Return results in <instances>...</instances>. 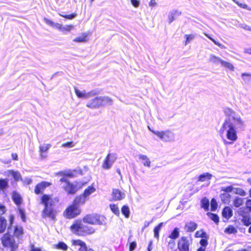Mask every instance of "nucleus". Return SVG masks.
Wrapping results in <instances>:
<instances>
[{"mask_svg": "<svg viewBox=\"0 0 251 251\" xmlns=\"http://www.w3.org/2000/svg\"><path fill=\"white\" fill-rule=\"evenodd\" d=\"M81 209L80 206L71 203L69 204L63 212V216L67 219H73L80 215Z\"/></svg>", "mask_w": 251, "mask_h": 251, "instance_id": "0eeeda50", "label": "nucleus"}, {"mask_svg": "<svg viewBox=\"0 0 251 251\" xmlns=\"http://www.w3.org/2000/svg\"><path fill=\"white\" fill-rule=\"evenodd\" d=\"M1 243L3 247L9 248L10 251H15L18 248L13 237L8 233H5L1 238Z\"/></svg>", "mask_w": 251, "mask_h": 251, "instance_id": "6e6552de", "label": "nucleus"}, {"mask_svg": "<svg viewBox=\"0 0 251 251\" xmlns=\"http://www.w3.org/2000/svg\"><path fill=\"white\" fill-rule=\"evenodd\" d=\"M148 127L152 133L156 135L161 140L165 142H170L174 140V134L171 130H166L165 131H158L151 129L149 126H148Z\"/></svg>", "mask_w": 251, "mask_h": 251, "instance_id": "1a4fd4ad", "label": "nucleus"}, {"mask_svg": "<svg viewBox=\"0 0 251 251\" xmlns=\"http://www.w3.org/2000/svg\"><path fill=\"white\" fill-rule=\"evenodd\" d=\"M53 248L54 249L63 251H67L68 249V246L62 241H60L57 244L54 245Z\"/></svg>", "mask_w": 251, "mask_h": 251, "instance_id": "5701e85b", "label": "nucleus"}, {"mask_svg": "<svg viewBox=\"0 0 251 251\" xmlns=\"http://www.w3.org/2000/svg\"><path fill=\"white\" fill-rule=\"evenodd\" d=\"M191 241L186 236H182L177 241V248L178 251H190Z\"/></svg>", "mask_w": 251, "mask_h": 251, "instance_id": "9d476101", "label": "nucleus"}, {"mask_svg": "<svg viewBox=\"0 0 251 251\" xmlns=\"http://www.w3.org/2000/svg\"><path fill=\"white\" fill-rule=\"evenodd\" d=\"M246 206L247 209H248L250 212H251V200L249 199L247 200Z\"/></svg>", "mask_w": 251, "mask_h": 251, "instance_id": "bf43d9fd", "label": "nucleus"}, {"mask_svg": "<svg viewBox=\"0 0 251 251\" xmlns=\"http://www.w3.org/2000/svg\"><path fill=\"white\" fill-rule=\"evenodd\" d=\"M51 183L48 181H43L37 183L34 188V192L36 195L43 194L45 189L51 185Z\"/></svg>", "mask_w": 251, "mask_h": 251, "instance_id": "9b49d317", "label": "nucleus"}, {"mask_svg": "<svg viewBox=\"0 0 251 251\" xmlns=\"http://www.w3.org/2000/svg\"><path fill=\"white\" fill-rule=\"evenodd\" d=\"M139 158L140 159L144 161L143 164L145 166H147L148 167L151 166V161L149 158L146 155L140 154L139 156Z\"/></svg>", "mask_w": 251, "mask_h": 251, "instance_id": "c756f323", "label": "nucleus"}, {"mask_svg": "<svg viewBox=\"0 0 251 251\" xmlns=\"http://www.w3.org/2000/svg\"><path fill=\"white\" fill-rule=\"evenodd\" d=\"M79 251H88L87 247L85 242L83 243V245L80 246Z\"/></svg>", "mask_w": 251, "mask_h": 251, "instance_id": "680f3d73", "label": "nucleus"}, {"mask_svg": "<svg viewBox=\"0 0 251 251\" xmlns=\"http://www.w3.org/2000/svg\"><path fill=\"white\" fill-rule=\"evenodd\" d=\"M221 64L222 65V66L225 67L227 69H228L231 71H233L234 70V67L233 65L229 62L222 60Z\"/></svg>", "mask_w": 251, "mask_h": 251, "instance_id": "e433bc0d", "label": "nucleus"}, {"mask_svg": "<svg viewBox=\"0 0 251 251\" xmlns=\"http://www.w3.org/2000/svg\"><path fill=\"white\" fill-rule=\"evenodd\" d=\"M112 100L108 97H96L87 102L86 107L91 109H97L110 104Z\"/></svg>", "mask_w": 251, "mask_h": 251, "instance_id": "39448f33", "label": "nucleus"}, {"mask_svg": "<svg viewBox=\"0 0 251 251\" xmlns=\"http://www.w3.org/2000/svg\"><path fill=\"white\" fill-rule=\"evenodd\" d=\"M234 3L238 5L240 7L247 9L249 11H251V8L248 6V5L245 3H242L240 2L237 0H232Z\"/></svg>", "mask_w": 251, "mask_h": 251, "instance_id": "ea45409f", "label": "nucleus"}, {"mask_svg": "<svg viewBox=\"0 0 251 251\" xmlns=\"http://www.w3.org/2000/svg\"><path fill=\"white\" fill-rule=\"evenodd\" d=\"M222 59L220 58L215 56V55L211 54L209 57V61L213 63H221Z\"/></svg>", "mask_w": 251, "mask_h": 251, "instance_id": "4c0bfd02", "label": "nucleus"}, {"mask_svg": "<svg viewBox=\"0 0 251 251\" xmlns=\"http://www.w3.org/2000/svg\"><path fill=\"white\" fill-rule=\"evenodd\" d=\"M30 251H41V250L39 248H35L33 245H31L30 246Z\"/></svg>", "mask_w": 251, "mask_h": 251, "instance_id": "69168bd1", "label": "nucleus"}, {"mask_svg": "<svg viewBox=\"0 0 251 251\" xmlns=\"http://www.w3.org/2000/svg\"><path fill=\"white\" fill-rule=\"evenodd\" d=\"M206 215L212 221L215 222L217 225L218 224L219 222V217L217 214L211 212H207L206 213Z\"/></svg>", "mask_w": 251, "mask_h": 251, "instance_id": "c85d7f7f", "label": "nucleus"}, {"mask_svg": "<svg viewBox=\"0 0 251 251\" xmlns=\"http://www.w3.org/2000/svg\"><path fill=\"white\" fill-rule=\"evenodd\" d=\"M220 197L223 203H228L230 201L231 196L227 193H222L220 195Z\"/></svg>", "mask_w": 251, "mask_h": 251, "instance_id": "2f4dec72", "label": "nucleus"}, {"mask_svg": "<svg viewBox=\"0 0 251 251\" xmlns=\"http://www.w3.org/2000/svg\"><path fill=\"white\" fill-rule=\"evenodd\" d=\"M40 203L44 206L42 212V217L49 218L51 220H55L57 212L54 207L58 202V199L53 198L52 195L44 194L40 197Z\"/></svg>", "mask_w": 251, "mask_h": 251, "instance_id": "f03ea898", "label": "nucleus"}, {"mask_svg": "<svg viewBox=\"0 0 251 251\" xmlns=\"http://www.w3.org/2000/svg\"><path fill=\"white\" fill-rule=\"evenodd\" d=\"M8 173L13 177L16 181H18L22 180V176L18 172L11 170H9Z\"/></svg>", "mask_w": 251, "mask_h": 251, "instance_id": "bb28decb", "label": "nucleus"}, {"mask_svg": "<svg viewBox=\"0 0 251 251\" xmlns=\"http://www.w3.org/2000/svg\"><path fill=\"white\" fill-rule=\"evenodd\" d=\"M164 223L161 222L157 226H156L155 227H154L153 229V232L154 234V237L158 239L159 237V231L161 228V227L163 226Z\"/></svg>", "mask_w": 251, "mask_h": 251, "instance_id": "473e14b6", "label": "nucleus"}, {"mask_svg": "<svg viewBox=\"0 0 251 251\" xmlns=\"http://www.w3.org/2000/svg\"><path fill=\"white\" fill-rule=\"evenodd\" d=\"M243 199L239 197H236L233 201V206L237 208L239 207L243 204Z\"/></svg>", "mask_w": 251, "mask_h": 251, "instance_id": "f704fd0d", "label": "nucleus"}, {"mask_svg": "<svg viewBox=\"0 0 251 251\" xmlns=\"http://www.w3.org/2000/svg\"><path fill=\"white\" fill-rule=\"evenodd\" d=\"M200 243L201 246V247H204V248H205V247L208 245V242H207V239H204V238L201 239L200 240Z\"/></svg>", "mask_w": 251, "mask_h": 251, "instance_id": "4d7b16f0", "label": "nucleus"}, {"mask_svg": "<svg viewBox=\"0 0 251 251\" xmlns=\"http://www.w3.org/2000/svg\"><path fill=\"white\" fill-rule=\"evenodd\" d=\"M136 243L135 241L131 242L129 244V251H133L136 247Z\"/></svg>", "mask_w": 251, "mask_h": 251, "instance_id": "6e6d98bb", "label": "nucleus"}, {"mask_svg": "<svg viewBox=\"0 0 251 251\" xmlns=\"http://www.w3.org/2000/svg\"><path fill=\"white\" fill-rule=\"evenodd\" d=\"M23 233V229L22 227L16 226L14 228V234L15 236L19 237Z\"/></svg>", "mask_w": 251, "mask_h": 251, "instance_id": "a19ab883", "label": "nucleus"}, {"mask_svg": "<svg viewBox=\"0 0 251 251\" xmlns=\"http://www.w3.org/2000/svg\"><path fill=\"white\" fill-rule=\"evenodd\" d=\"M59 181L62 183H64V184L62 186L63 190L67 195H72L76 194L79 190L86 184V182H81L76 181L72 183L65 177L61 178Z\"/></svg>", "mask_w": 251, "mask_h": 251, "instance_id": "20e7f679", "label": "nucleus"}, {"mask_svg": "<svg viewBox=\"0 0 251 251\" xmlns=\"http://www.w3.org/2000/svg\"><path fill=\"white\" fill-rule=\"evenodd\" d=\"M206 36L210 40H211L216 45L218 46L219 47H220L221 49H226V47L223 45L222 44H220L219 42L216 41L215 39L211 37L210 36L206 35Z\"/></svg>", "mask_w": 251, "mask_h": 251, "instance_id": "de8ad7c7", "label": "nucleus"}, {"mask_svg": "<svg viewBox=\"0 0 251 251\" xmlns=\"http://www.w3.org/2000/svg\"><path fill=\"white\" fill-rule=\"evenodd\" d=\"M11 157L13 160L17 161L18 160V156L16 153H12Z\"/></svg>", "mask_w": 251, "mask_h": 251, "instance_id": "338daca9", "label": "nucleus"}, {"mask_svg": "<svg viewBox=\"0 0 251 251\" xmlns=\"http://www.w3.org/2000/svg\"><path fill=\"white\" fill-rule=\"evenodd\" d=\"M7 226V221L3 217L0 216V234L3 233Z\"/></svg>", "mask_w": 251, "mask_h": 251, "instance_id": "4be33fe9", "label": "nucleus"}, {"mask_svg": "<svg viewBox=\"0 0 251 251\" xmlns=\"http://www.w3.org/2000/svg\"><path fill=\"white\" fill-rule=\"evenodd\" d=\"M44 21L48 25L51 26L52 27L54 26L55 23L52 22L51 20L48 19L47 18H44Z\"/></svg>", "mask_w": 251, "mask_h": 251, "instance_id": "13d9d810", "label": "nucleus"}, {"mask_svg": "<svg viewBox=\"0 0 251 251\" xmlns=\"http://www.w3.org/2000/svg\"><path fill=\"white\" fill-rule=\"evenodd\" d=\"M0 211H1V214H4L6 211V208L4 205L0 203Z\"/></svg>", "mask_w": 251, "mask_h": 251, "instance_id": "0e129e2a", "label": "nucleus"}, {"mask_svg": "<svg viewBox=\"0 0 251 251\" xmlns=\"http://www.w3.org/2000/svg\"><path fill=\"white\" fill-rule=\"evenodd\" d=\"M32 182V180L30 178H26L25 180V185H29Z\"/></svg>", "mask_w": 251, "mask_h": 251, "instance_id": "774afa93", "label": "nucleus"}, {"mask_svg": "<svg viewBox=\"0 0 251 251\" xmlns=\"http://www.w3.org/2000/svg\"><path fill=\"white\" fill-rule=\"evenodd\" d=\"M8 180L7 179H0V190H4L8 187Z\"/></svg>", "mask_w": 251, "mask_h": 251, "instance_id": "58836bf2", "label": "nucleus"}, {"mask_svg": "<svg viewBox=\"0 0 251 251\" xmlns=\"http://www.w3.org/2000/svg\"><path fill=\"white\" fill-rule=\"evenodd\" d=\"M82 174V171L81 169L79 170H70L68 171L66 173H65L63 174V176L62 177L67 178H72L76 176L78 174Z\"/></svg>", "mask_w": 251, "mask_h": 251, "instance_id": "2eb2a0df", "label": "nucleus"}, {"mask_svg": "<svg viewBox=\"0 0 251 251\" xmlns=\"http://www.w3.org/2000/svg\"><path fill=\"white\" fill-rule=\"evenodd\" d=\"M243 79L246 81H249L251 80V74H247V73H243L241 75Z\"/></svg>", "mask_w": 251, "mask_h": 251, "instance_id": "5fc2aeb1", "label": "nucleus"}, {"mask_svg": "<svg viewBox=\"0 0 251 251\" xmlns=\"http://www.w3.org/2000/svg\"><path fill=\"white\" fill-rule=\"evenodd\" d=\"M59 16H60L62 17H63L65 19H69V20H72L75 18L76 16V14L75 13H73L71 14H59Z\"/></svg>", "mask_w": 251, "mask_h": 251, "instance_id": "49530a36", "label": "nucleus"}, {"mask_svg": "<svg viewBox=\"0 0 251 251\" xmlns=\"http://www.w3.org/2000/svg\"><path fill=\"white\" fill-rule=\"evenodd\" d=\"M88 41V34L83 33L79 36H78L73 40L75 42H85Z\"/></svg>", "mask_w": 251, "mask_h": 251, "instance_id": "b1692460", "label": "nucleus"}, {"mask_svg": "<svg viewBox=\"0 0 251 251\" xmlns=\"http://www.w3.org/2000/svg\"><path fill=\"white\" fill-rule=\"evenodd\" d=\"M225 232L227 233L228 234H231L235 233L237 232V231L234 226L231 225H229L225 229Z\"/></svg>", "mask_w": 251, "mask_h": 251, "instance_id": "79ce46f5", "label": "nucleus"}, {"mask_svg": "<svg viewBox=\"0 0 251 251\" xmlns=\"http://www.w3.org/2000/svg\"><path fill=\"white\" fill-rule=\"evenodd\" d=\"M185 36L186 38V40H185V45H187L188 43H189V42L191 41H192V40H193L195 38V36L193 34H186V35H185Z\"/></svg>", "mask_w": 251, "mask_h": 251, "instance_id": "8fccbe9b", "label": "nucleus"}, {"mask_svg": "<svg viewBox=\"0 0 251 251\" xmlns=\"http://www.w3.org/2000/svg\"><path fill=\"white\" fill-rule=\"evenodd\" d=\"M121 212L125 218H128L130 216V209L128 205H124L121 208Z\"/></svg>", "mask_w": 251, "mask_h": 251, "instance_id": "a878e982", "label": "nucleus"}, {"mask_svg": "<svg viewBox=\"0 0 251 251\" xmlns=\"http://www.w3.org/2000/svg\"><path fill=\"white\" fill-rule=\"evenodd\" d=\"M131 3L135 7H138L139 5V1L138 0H131Z\"/></svg>", "mask_w": 251, "mask_h": 251, "instance_id": "052dcab7", "label": "nucleus"}, {"mask_svg": "<svg viewBox=\"0 0 251 251\" xmlns=\"http://www.w3.org/2000/svg\"><path fill=\"white\" fill-rule=\"evenodd\" d=\"M72 245L74 246H81L82 245H83V243L84 242L83 241L80 240V239H77V240H73L72 241Z\"/></svg>", "mask_w": 251, "mask_h": 251, "instance_id": "3c124183", "label": "nucleus"}, {"mask_svg": "<svg viewBox=\"0 0 251 251\" xmlns=\"http://www.w3.org/2000/svg\"><path fill=\"white\" fill-rule=\"evenodd\" d=\"M75 93L76 95L77 96V97L79 98H85L86 99V98H89L91 96L97 94V93H96L91 94V92H89V93H88L86 94L85 92H82L80 91L79 90H78L76 88L75 89Z\"/></svg>", "mask_w": 251, "mask_h": 251, "instance_id": "6ab92c4d", "label": "nucleus"}, {"mask_svg": "<svg viewBox=\"0 0 251 251\" xmlns=\"http://www.w3.org/2000/svg\"><path fill=\"white\" fill-rule=\"evenodd\" d=\"M75 146V143L73 141H70L62 144V146L65 148H72Z\"/></svg>", "mask_w": 251, "mask_h": 251, "instance_id": "603ef678", "label": "nucleus"}, {"mask_svg": "<svg viewBox=\"0 0 251 251\" xmlns=\"http://www.w3.org/2000/svg\"><path fill=\"white\" fill-rule=\"evenodd\" d=\"M195 236L196 238H206V233L203 230H201L196 232Z\"/></svg>", "mask_w": 251, "mask_h": 251, "instance_id": "a18cd8bd", "label": "nucleus"}, {"mask_svg": "<svg viewBox=\"0 0 251 251\" xmlns=\"http://www.w3.org/2000/svg\"><path fill=\"white\" fill-rule=\"evenodd\" d=\"M106 218L97 213H92L86 215L82 218V221L90 225H105Z\"/></svg>", "mask_w": 251, "mask_h": 251, "instance_id": "423d86ee", "label": "nucleus"}, {"mask_svg": "<svg viewBox=\"0 0 251 251\" xmlns=\"http://www.w3.org/2000/svg\"><path fill=\"white\" fill-rule=\"evenodd\" d=\"M201 207L203 208L205 211H208L209 207V201L206 197L202 198L201 201Z\"/></svg>", "mask_w": 251, "mask_h": 251, "instance_id": "393cba45", "label": "nucleus"}, {"mask_svg": "<svg viewBox=\"0 0 251 251\" xmlns=\"http://www.w3.org/2000/svg\"><path fill=\"white\" fill-rule=\"evenodd\" d=\"M74 25H67L66 26H63L62 32H69L74 28Z\"/></svg>", "mask_w": 251, "mask_h": 251, "instance_id": "864d4df0", "label": "nucleus"}, {"mask_svg": "<svg viewBox=\"0 0 251 251\" xmlns=\"http://www.w3.org/2000/svg\"><path fill=\"white\" fill-rule=\"evenodd\" d=\"M87 201V199L81 194L75 196L73 200L72 203L77 206H80V205L84 204Z\"/></svg>", "mask_w": 251, "mask_h": 251, "instance_id": "4468645a", "label": "nucleus"}, {"mask_svg": "<svg viewBox=\"0 0 251 251\" xmlns=\"http://www.w3.org/2000/svg\"><path fill=\"white\" fill-rule=\"evenodd\" d=\"M181 14V12L177 10H174L170 12L168 15L169 23L171 24Z\"/></svg>", "mask_w": 251, "mask_h": 251, "instance_id": "f3484780", "label": "nucleus"}, {"mask_svg": "<svg viewBox=\"0 0 251 251\" xmlns=\"http://www.w3.org/2000/svg\"><path fill=\"white\" fill-rule=\"evenodd\" d=\"M242 222L244 225L249 226L251 224V217L248 216H244L242 218Z\"/></svg>", "mask_w": 251, "mask_h": 251, "instance_id": "c03bdc74", "label": "nucleus"}, {"mask_svg": "<svg viewBox=\"0 0 251 251\" xmlns=\"http://www.w3.org/2000/svg\"><path fill=\"white\" fill-rule=\"evenodd\" d=\"M109 207L111 211L117 216H119L120 213V210L117 204H111L109 205Z\"/></svg>", "mask_w": 251, "mask_h": 251, "instance_id": "7c9ffc66", "label": "nucleus"}, {"mask_svg": "<svg viewBox=\"0 0 251 251\" xmlns=\"http://www.w3.org/2000/svg\"><path fill=\"white\" fill-rule=\"evenodd\" d=\"M224 113L227 118L225 120L219 133L222 137L226 132V138L232 143L237 140V129L243 125V122L240 117L236 115L235 111L229 108L224 109Z\"/></svg>", "mask_w": 251, "mask_h": 251, "instance_id": "f257e3e1", "label": "nucleus"}, {"mask_svg": "<svg viewBox=\"0 0 251 251\" xmlns=\"http://www.w3.org/2000/svg\"><path fill=\"white\" fill-rule=\"evenodd\" d=\"M96 191L95 188L93 186V185L89 186L87 188H86L82 194L84 196V197L87 200L88 197L93 193Z\"/></svg>", "mask_w": 251, "mask_h": 251, "instance_id": "412c9836", "label": "nucleus"}, {"mask_svg": "<svg viewBox=\"0 0 251 251\" xmlns=\"http://www.w3.org/2000/svg\"><path fill=\"white\" fill-rule=\"evenodd\" d=\"M117 157L115 154L108 153L104 159L102 167L104 169H110Z\"/></svg>", "mask_w": 251, "mask_h": 251, "instance_id": "f8f14e48", "label": "nucleus"}, {"mask_svg": "<svg viewBox=\"0 0 251 251\" xmlns=\"http://www.w3.org/2000/svg\"><path fill=\"white\" fill-rule=\"evenodd\" d=\"M211 210L215 211L217 210L218 207V203L215 199L212 198L210 202Z\"/></svg>", "mask_w": 251, "mask_h": 251, "instance_id": "37998d69", "label": "nucleus"}, {"mask_svg": "<svg viewBox=\"0 0 251 251\" xmlns=\"http://www.w3.org/2000/svg\"><path fill=\"white\" fill-rule=\"evenodd\" d=\"M179 236V231L177 228H175L171 233L169 235V237L172 239H176Z\"/></svg>", "mask_w": 251, "mask_h": 251, "instance_id": "c9c22d12", "label": "nucleus"}, {"mask_svg": "<svg viewBox=\"0 0 251 251\" xmlns=\"http://www.w3.org/2000/svg\"><path fill=\"white\" fill-rule=\"evenodd\" d=\"M222 214L223 218L228 220L233 216V211L230 207L226 206L223 209Z\"/></svg>", "mask_w": 251, "mask_h": 251, "instance_id": "dca6fc26", "label": "nucleus"}, {"mask_svg": "<svg viewBox=\"0 0 251 251\" xmlns=\"http://www.w3.org/2000/svg\"><path fill=\"white\" fill-rule=\"evenodd\" d=\"M11 198L12 201L17 206H19L22 204L23 200L20 194L18 193L14 192L12 194Z\"/></svg>", "mask_w": 251, "mask_h": 251, "instance_id": "a211bd4d", "label": "nucleus"}, {"mask_svg": "<svg viewBox=\"0 0 251 251\" xmlns=\"http://www.w3.org/2000/svg\"><path fill=\"white\" fill-rule=\"evenodd\" d=\"M212 177V175L208 173H206L201 175L198 177V181L204 182L208 180H210Z\"/></svg>", "mask_w": 251, "mask_h": 251, "instance_id": "cd10ccee", "label": "nucleus"}, {"mask_svg": "<svg viewBox=\"0 0 251 251\" xmlns=\"http://www.w3.org/2000/svg\"><path fill=\"white\" fill-rule=\"evenodd\" d=\"M53 27L56 28L57 29L60 30L61 31H63V26L61 24L58 23H55Z\"/></svg>", "mask_w": 251, "mask_h": 251, "instance_id": "e2e57ef3", "label": "nucleus"}, {"mask_svg": "<svg viewBox=\"0 0 251 251\" xmlns=\"http://www.w3.org/2000/svg\"><path fill=\"white\" fill-rule=\"evenodd\" d=\"M82 220H76L70 226L71 230L79 236H86L94 234L96 230L92 226L83 224Z\"/></svg>", "mask_w": 251, "mask_h": 251, "instance_id": "7ed1b4c3", "label": "nucleus"}, {"mask_svg": "<svg viewBox=\"0 0 251 251\" xmlns=\"http://www.w3.org/2000/svg\"><path fill=\"white\" fill-rule=\"evenodd\" d=\"M197 226L198 225L196 223L191 221L185 225L184 228L187 231L192 232L196 230V229L197 228Z\"/></svg>", "mask_w": 251, "mask_h": 251, "instance_id": "aec40b11", "label": "nucleus"}, {"mask_svg": "<svg viewBox=\"0 0 251 251\" xmlns=\"http://www.w3.org/2000/svg\"><path fill=\"white\" fill-rule=\"evenodd\" d=\"M50 147L51 145L50 144H47L40 146L39 147L40 153L42 155L44 153L47 152Z\"/></svg>", "mask_w": 251, "mask_h": 251, "instance_id": "72a5a7b5", "label": "nucleus"}, {"mask_svg": "<svg viewBox=\"0 0 251 251\" xmlns=\"http://www.w3.org/2000/svg\"><path fill=\"white\" fill-rule=\"evenodd\" d=\"M111 195L112 200L114 201H121L125 198L124 193L116 188L112 189Z\"/></svg>", "mask_w": 251, "mask_h": 251, "instance_id": "ddd939ff", "label": "nucleus"}, {"mask_svg": "<svg viewBox=\"0 0 251 251\" xmlns=\"http://www.w3.org/2000/svg\"><path fill=\"white\" fill-rule=\"evenodd\" d=\"M233 190V187L232 186H228L225 187H222L221 188V191L223 192H225V193H228L231 192Z\"/></svg>", "mask_w": 251, "mask_h": 251, "instance_id": "09e8293b", "label": "nucleus"}]
</instances>
